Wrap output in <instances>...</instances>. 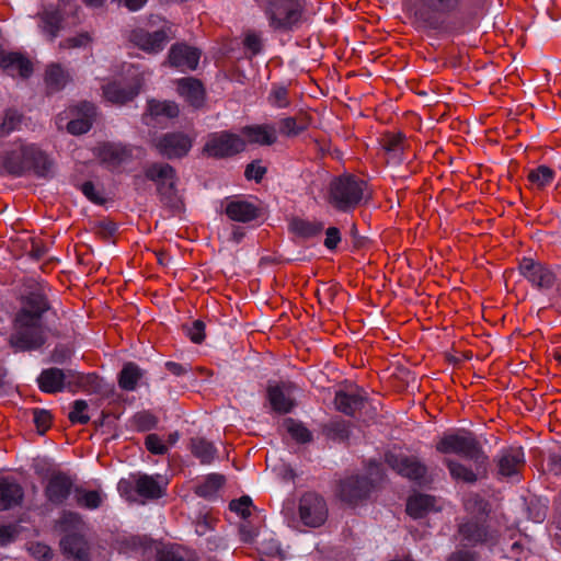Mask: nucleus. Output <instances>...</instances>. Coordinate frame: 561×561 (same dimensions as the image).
Returning a JSON list of instances; mask_svg holds the SVG:
<instances>
[{"label": "nucleus", "mask_w": 561, "mask_h": 561, "mask_svg": "<svg viewBox=\"0 0 561 561\" xmlns=\"http://www.w3.org/2000/svg\"><path fill=\"white\" fill-rule=\"evenodd\" d=\"M33 422L37 430V433L44 435L53 424V415L48 410L45 409H33Z\"/></svg>", "instance_id": "nucleus-57"}, {"label": "nucleus", "mask_w": 561, "mask_h": 561, "mask_svg": "<svg viewBox=\"0 0 561 561\" xmlns=\"http://www.w3.org/2000/svg\"><path fill=\"white\" fill-rule=\"evenodd\" d=\"M312 117L309 113L300 111L294 117H285L279 121V131L287 137H295L309 128Z\"/></svg>", "instance_id": "nucleus-38"}, {"label": "nucleus", "mask_w": 561, "mask_h": 561, "mask_svg": "<svg viewBox=\"0 0 561 561\" xmlns=\"http://www.w3.org/2000/svg\"><path fill=\"white\" fill-rule=\"evenodd\" d=\"M271 105L278 108H286L290 105L289 90L285 85L274 84L268 94Z\"/></svg>", "instance_id": "nucleus-53"}, {"label": "nucleus", "mask_w": 561, "mask_h": 561, "mask_svg": "<svg viewBox=\"0 0 561 561\" xmlns=\"http://www.w3.org/2000/svg\"><path fill=\"white\" fill-rule=\"evenodd\" d=\"M247 142L240 135L224 130L208 136L203 153L215 159H226L243 152Z\"/></svg>", "instance_id": "nucleus-7"}, {"label": "nucleus", "mask_w": 561, "mask_h": 561, "mask_svg": "<svg viewBox=\"0 0 561 561\" xmlns=\"http://www.w3.org/2000/svg\"><path fill=\"white\" fill-rule=\"evenodd\" d=\"M20 535L19 526L15 524H0V547H7L14 542Z\"/></svg>", "instance_id": "nucleus-62"}, {"label": "nucleus", "mask_w": 561, "mask_h": 561, "mask_svg": "<svg viewBox=\"0 0 561 561\" xmlns=\"http://www.w3.org/2000/svg\"><path fill=\"white\" fill-rule=\"evenodd\" d=\"M98 157L108 168H118L131 157V151L123 145L104 142L98 148Z\"/></svg>", "instance_id": "nucleus-31"}, {"label": "nucleus", "mask_w": 561, "mask_h": 561, "mask_svg": "<svg viewBox=\"0 0 561 561\" xmlns=\"http://www.w3.org/2000/svg\"><path fill=\"white\" fill-rule=\"evenodd\" d=\"M463 510L471 516H478L481 518L488 517L491 513V504L479 493H469L462 502Z\"/></svg>", "instance_id": "nucleus-45"}, {"label": "nucleus", "mask_w": 561, "mask_h": 561, "mask_svg": "<svg viewBox=\"0 0 561 561\" xmlns=\"http://www.w3.org/2000/svg\"><path fill=\"white\" fill-rule=\"evenodd\" d=\"M554 176H556L554 170L551 169L550 167L542 164V165H539L536 169L531 170L527 175V180L534 187H536L538 190H542L547 185L552 183V181L554 180Z\"/></svg>", "instance_id": "nucleus-49"}, {"label": "nucleus", "mask_w": 561, "mask_h": 561, "mask_svg": "<svg viewBox=\"0 0 561 561\" xmlns=\"http://www.w3.org/2000/svg\"><path fill=\"white\" fill-rule=\"evenodd\" d=\"M156 194L162 207L172 216L180 215L185 210L184 198L180 195L178 182L160 185Z\"/></svg>", "instance_id": "nucleus-30"}, {"label": "nucleus", "mask_w": 561, "mask_h": 561, "mask_svg": "<svg viewBox=\"0 0 561 561\" xmlns=\"http://www.w3.org/2000/svg\"><path fill=\"white\" fill-rule=\"evenodd\" d=\"M288 230L300 239H312L323 232L324 222L317 219L309 220L301 217H293L289 220Z\"/></svg>", "instance_id": "nucleus-34"}, {"label": "nucleus", "mask_w": 561, "mask_h": 561, "mask_svg": "<svg viewBox=\"0 0 561 561\" xmlns=\"http://www.w3.org/2000/svg\"><path fill=\"white\" fill-rule=\"evenodd\" d=\"M457 536L460 545L469 548L496 542V536L490 530L488 520L478 516L463 518L457 525Z\"/></svg>", "instance_id": "nucleus-8"}, {"label": "nucleus", "mask_w": 561, "mask_h": 561, "mask_svg": "<svg viewBox=\"0 0 561 561\" xmlns=\"http://www.w3.org/2000/svg\"><path fill=\"white\" fill-rule=\"evenodd\" d=\"M105 495L101 490H87L77 486L75 490V501L77 506L84 510H98L102 506Z\"/></svg>", "instance_id": "nucleus-42"}, {"label": "nucleus", "mask_w": 561, "mask_h": 561, "mask_svg": "<svg viewBox=\"0 0 561 561\" xmlns=\"http://www.w3.org/2000/svg\"><path fill=\"white\" fill-rule=\"evenodd\" d=\"M145 446L147 450L153 455H165L168 453V445L154 433L146 436Z\"/></svg>", "instance_id": "nucleus-63"}, {"label": "nucleus", "mask_w": 561, "mask_h": 561, "mask_svg": "<svg viewBox=\"0 0 561 561\" xmlns=\"http://www.w3.org/2000/svg\"><path fill=\"white\" fill-rule=\"evenodd\" d=\"M305 8L304 0H268L264 12L272 28L288 32L301 22Z\"/></svg>", "instance_id": "nucleus-6"}, {"label": "nucleus", "mask_w": 561, "mask_h": 561, "mask_svg": "<svg viewBox=\"0 0 561 561\" xmlns=\"http://www.w3.org/2000/svg\"><path fill=\"white\" fill-rule=\"evenodd\" d=\"M45 343L46 334L43 323L14 316L8 344L15 353L39 350Z\"/></svg>", "instance_id": "nucleus-5"}, {"label": "nucleus", "mask_w": 561, "mask_h": 561, "mask_svg": "<svg viewBox=\"0 0 561 561\" xmlns=\"http://www.w3.org/2000/svg\"><path fill=\"white\" fill-rule=\"evenodd\" d=\"M298 513L305 526L320 527L328 518V505L320 494L309 491L301 495Z\"/></svg>", "instance_id": "nucleus-12"}, {"label": "nucleus", "mask_w": 561, "mask_h": 561, "mask_svg": "<svg viewBox=\"0 0 561 561\" xmlns=\"http://www.w3.org/2000/svg\"><path fill=\"white\" fill-rule=\"evenodd\" d=\"M71 113L76 116L67 124V130L71 135H83L92 128L96 116V107L93 103L80 102L71 108Z\"/></svg>", "instance_id": "nucleus-24"}, {"label": "nucleus", "mask_w": 561, "mask_h": 561, "mask_svg": "<svg viewBox=\"0 0 561 561\" xmlns=\"http://www.w3.org/2000/svg\"><path fill=\"white\" fill-rule=\"evenodd\" d=\"M70 81V73L60 64L51 62L46 67L44 82L47 94L61 91Z\"/></svg>", "instance_id": "nucleus-32"}, {"label": "nucleus", "mask_w": 561, "mask_h": 561, "mask_svg": "<svg viewBox=\"0 0 561 561\" xmlns=\"http://www.w3.org/2000/svg\"><path fill=\"white\" fill-rule=\"evenodd\" d=\"M53 161L35 145L14 142L12 148L0 154V175L22 176L33 172L36 176L47 178Z\"/></svg>", "instance_id": "nucleus-3"}, {"label": "nucleus", "mask_w": 561, "mask_h": 561, "mask_svg": "<svg viewBox=\"0 0 561 561\" xmlns=\"http://www.w3.org/2000/svg\"><path fill=\"white\" fill-rule=\"evenodd\" d=\"M202 51L187 45L186 43L173 44L168 53V64L170 67L178 68L182 71L196 70Z\"/></svg>", "instance_id": "nucleus-22"}, {"label": "nucleus", "mask_w": 561, "mask_h": 561, "mask_svg": "<svg viewBox=\"0 0 561 561\" xmlns=\"http://www.w3.org/2000/svg\"><path fill=\"white\" fill-rule=\"evenodd\" d=\"M244 55L248 59H252L263 50V41L255 32H249L243 38Z\"/></svg>", "instance_id": "nucleus-55"}, {"label": "nucleus", "mask_w": 561, "mask_h": 561, "mask_svg": "<svg viewBox=\"0 0 561 561\" xmlns=\"http://www.w3.org/2000/svg\"><path fill=\"white\" fill-rule=\"evenodd\" d=\"M385 462L398 474L415 482H421L427 474V467L415 456L385 454Z\"/></svg>", "instance_id": "nucleus-15"}, {"label": "nucleus", "mask_w": 561, "mask_h": 561, "mask_svg": "<svg viewBox=\"0 0 561 561\" xmlns=\"http://www.w3.org/2000/svg\"><path fill=\"white\" fill-rule=\"evenodd\" d=\"M350 422L344 420L332 421L323 428L325 436L333 442H346L350 438Z\"/></svg>", "instance_id": "nucleus-50"}, {"label": "nucleus", "mask_w": 561, "mask_h": 561, "mask_svg": "<svg viewBox=\"0 0 561 561\" xmlns=\"http://www.w3.org/2000/svg\"><path fill=\"white\" fill-rule=\"evenodd\" d=\"M170 33V27H162L154 32L137 27L130 31L128 41L147 54H158L163 50L165 44L172 38Z\"/></svg>", "instance_id": "nucleus-14"}, {"label": "nucleus", "mask_w": 561, "mask_h": 561, "mask_svg": "<svg viewBox=\"0 0 561 561\" xmlns=\"http://www.w3.org/2000/svg\"><path fill=\"white\" fill-rule=\"evenodd\" d=\"M251 506L252 500L249 495H242L241 497L232 500L229 503V510L239 514L243 519L251 515Z\"/></svg>", "instance_id": "nucleus-61"}, {"label": "nucleus", "mask_w": 561, "mask_h": 561, "mask_svg": "<svg viewBox=\"0 0 561 561\" xmlns=\"http://www.w3.org/2000/svg\"><path fill=\"white\" fill-rule=\"evenodd\" d=\"M226 478L220 473L208 474L202 483L195 486L194 493L203 499H213L225 485Z\"/></svg>", "instance_id": "nucleus-46"}, {"label": "nucleus", "mask_w": 561, "mask_h": 561, "mask_svg": "<svg viewBox=\"0 0 561 561\" xmlns=\"http://www.w3.org/2000/svg\"><path fill=\"white\" fill-rule=\"evenodd\" d=\"M291 381L268 382L266 387V399L271 409L278 414H287L295 408V400L290 397L295 390Z\"/></svg>", "instance_id": "nucleus-20"}, {"label": "nucleus", "mask_w": 561, "mask_h": 561, "mask_svg": "<svg viewBox=\"0 0 561 561\" xmlns=\"http://www.w3.org/2000/svg\"><path fill=\"white\" fill-rule=\"evenodd\" d=\"M145 181L152 182L156 191L160 185H167L170 182H178L179 176L176 169L168 162L151 161L142 165V174L133 176V185L139 191Z\"/></svg>", "instance_id": "nucleus-13"}, {"label": "nucleus", "mask_w": 561, "mask_h": 561, "mask_svg": "<svg viewBox=\"0 0 561 561\" xmlns=\"http://www.w3.org/2000/svg\"><path fill=\"white\" fill-rule=\"evenodd\" d=\"M24 490L13 477H0V512L20 506Z\"/></svg>", "instance_id": "nucleus-29"}, {"label": "nucleus", "mask_w": 561, "mask_h": 561, "mask_svg": "<svg viewBox=\"0 0 561 561\" xmlns=\"http://www.w3.org/2000/svg\"><path fill=\"white\" fill-rule=\"evenodd\" d=\"M194 144V137L184 131H168L151 141V147L167 160L185 158Z\"/></svg>", "instance_id": "nucleus-9"}, {"label": "nucleus", "mask_w": 561, "mask_h": 561, "mask_svg": "<svg viewBox=\"0 0 561 561\" xmlns=\"http://www.w3.org/2000/svg\"><path fill=\"white\" fill-rule=\"evenodd\" d=\"M88 403L84 400H76L72 403V410L68 414L71 424H88L90 416L85 413Z\"/></svg>", "instance_id": "nucleus-58"}, {"label": "nucleus", "mask_w": 561, "mask_h": 561, "mask_svg": "<svg viewBox=\"0 0 561 561\" xmlns=\"http://www.w3.org/2000/svg\"><path fill=\"white\" fill-rule=\"evenodd\" d=\"M147 111L153 117L175 118L180 114L179 105L173 101L150 100L147 104Z\"/></svg>", "instance_id": "nucleus-47"}, {"label": "nucleus", "mask_w": 561, "mask_h": 561, "mask_svg": "<svg viewBox=\"0 0 561 561\" xmlns=\"http://www.w3.org/2000/svg\"><path fill=\"white\" fill-rule=\"evenodd\" d=\"M144 373L139 366L133 362L125 363L118 374V386L122 390L134 391Z\"/></svg>", "instance_id": "nucleus-44"}, {"label": "nucleus", "mask_w": 561, "mask_h": 561, "mask_svg": "<svg viewBox=\"0 0 561 561\" xmlns=\"http://www.w3.org/2000/svg\"><path fill=\"white\" fill-rule=\"evenodd\" d=\"M133 424L138 432H148L158 425V417L149 411H141L133 416Z\"/></svg>", "instance_id": "nucleus-54"}, {"label": "nucleus", "mask_w": 561, "mask_h": 561, "mask_svg": "<svg viewBox=\"0 0 561 561\" xmlns=\"http://www.w3.org/2000/svg\"><path fill=\"white\" fill-rule=\"evenodd\" d=\"M76 488L75 478L70 473L62 470H54L46 477L44 496L47 503L55 507H60L68 503L71 494L75 495Z\"/></svg>", "instance_id": "nucleus-10"}, {"label": "nucleus", "mask_w": 561, "mask_h": 561, "mask_svg": "<svg viewBox=\"0 0 561 561\" xmlns=\"http://www.w3.org/2000/svg\"><path fill=\"white\" fill-rule=\"evenodd\" d=\"M435 496L419 493L411 495L407 501V513L414 519L423 518L435 506Z\"/></svg>", "instance_id": "nucleus-40"}, {"label": "nucleus", "mask_w": 561, "mask_h": 561, "mask_svg": "<svg viewBox=\"0 0 561 561\" xmlns=\"http://www.w3.org/2000/svg\"><path fill=\"white\" fill-rule=\"evenodd\" d=\"M135 491L147 500H158L165 494V488L159 483L157 478L140 473L135 479Z\"/></svg>", "instance_id": "nucleus-37"}, {"label": "nucleus", "mask_w": 561, "mask_h": 561, "mask_svg": "<svg viewBox=\"0 0 561 561\" xmlns=\"http://www.w3.org/2000/svg\"><path fill=\"white\" fill-rule=\"evenodd\" d=\"M205 328L204 321L199 319L194 320L191 324L185 323L182 325L183 332L195 344H201L205 340Z\"/></svg>", "instance_id": "nucleus-56"}, {"label": "nucleus", "mask_w": 561, "mask_h": 561, "mask_svg": "<svg viewBox=\"0 0 561 561\" xmlns=\"http://www.w3.org/2000/svg\"><path fill=\"white\" fill-rule=\"evenodd\" d=\"M480 554L469 547H463L453 551L446 559V561H479Z\"/></svg>", "instance_id": "nucleus-64"}, {"label": "nucleus", "mask_w": 561, "mask_h": 561, "mask_svg": "<svg viewBox=\"0 0 561 561\" xmlns=\"http://www.w3.org/2000/svg\"><path fill=\"white\" fill-rule=\"evenodd\" d=\"M241 133L250 144L271 146L277 140L276 129L272 125H249L244 126Z\"/></svg>", "instance_id": "nucleus-36"}, {"label": "nucleus", "mask_w": 561, "mask_h": 561, "mask_svg": "<svg viewBox=\"0 0 561 561\" xmlns=\"http://www.w3.org/2000/svg\"><path fill=\"white\" fill-rule=\"evenodd\" d=\"M69 377L72 380V385L77 387H91L96 388L99 386L100 378L96 374H81L69 369Z\"/></svg>", "instance_id": "nucleus-60"}, {"label": "nucleus", "mask_w": 561, "mask_h": 561, "mask_svg": "<svg viewBox=\"0 0 561 561\" xmlns=\"http://www.w3.org/2000/svg\"><path fill=\"white\" fill-rule=\"evenodd\" d=\"M412 25L423 32H444L461 13L463 0H404Z\"/></svg>", "instance_id": "nucleus-2"}, {"label": "nucleus", "mask_w": 561, "mask_h": 561, "mask_svg": "<svg viewBox=\"0 0 561 561\" xmlns=\"http://www.w3.org/2000/svg\"><path fill=\"white\" fill-rule=\"evenodd\" d=\"M37 26L48 42H54L64 30L65 12L60 5L45 7L36 13Z\"/></svg>", "instance_id": "nucleus-21"}, {"label": "nucleus", "mask_w": 561, "mask_h": 561, "mask_svg": "<svg viewBox=\"0 0 561 561\" xmlns=\"http://www.w3.org/2000/svg\"><path fill=\"white\" fill-rule=\"evenodd\" d=\"M283 426L291 438L299 444H308L312 440V433L300 421L287 417L284 420Z\"/></svg>", "instance_id": "nucleus-48"}, {"label": "nucleus", "mask_w": 561, "mask_h": 561, "mask_svg": "<svg viewBox=\"0 0 561 561\" xmlns=\"http://www.w3.org/2000/svg\"><path fill=\"white\" fill-rule=\"evenodd\" d=\"M379 144L386 151V153L391 154L392 157H398L399 154H402L409 147L408 139L402 131L383 133L379 140Z\"/></svg>", "instance_id": "nucleus-41"}, {"label": "nucleus", "mask_w": 561, "mask_h": 561, "mask_svg": "<svg viewBox=\"0 0 561 561\" xmlns=\"http://www.w3.org/2000/svg\"><path fill=\"white\" fill-rule=\"evenodd\" d=\"M190 449L193 456L199 459L203 465L211 463L217 454V448L214 444L204 437L191 438Z\"/></svg>", "instance_id": "nucleus-43"}, {"label": "nucleus", "mask_w": 561, "mask_h": 561, "mask_svg": "<svg viewBox=\"0 0 561 561\" xmlns=\"http://www.w3.org/2000/svg\"><path fill=\"white\" fill-rule=\"evenodd\" d=\"M144 81L145 79L141 73L135 75L126 85L114 80L102 85V93L104 99L112 104L125 105L140 93Z\"/></svg>", "instance_id": "nucleus-16"}, {"label": "nucleus", "mask_w": 561, "mask_h": 561, "mask_svg": "<svg viewBox=\"0 0 561 561\" xmlns=\"http://www.w3.org/2000/svg\"><path fill=\"white\" fill-rule=\"evenodd\" d=\"M518 268L520 274L540 290L551 289L556 284L557 276L554 272L541 262L524 257L519 262Z\"/></svg>", "instance_id": "nucleus-17"}, {"label": "nucleus", "mask_w": 561, "mask_h": 561, "mask_svg": "<svg viewBox=\"0 0 561 561\" xmlns=\"http://www.w3.org/2000/svg\"><path fill=\"white\" fill-rule=\"evenodd\" d=\"M366 190V181L353 173H343L330 181L325 201L337 213H352L363 204Z\"/></svg>", "instance_id": "nucleus-4"}, {"label": "nucleus", "mask_w": 561, "mask_h": 561, "mask_svg": "<svg viewBox=\"0 0 561 561\" xmlns=\"http://www.w3.org/2000/svg\"><path fill=\"white\" fill-rule=\"evenodd\" d=\"M93 38L89 32H80L75 36L66 37L58 43L59 50L84 48L90 46Z\"/></svg>", "instance_id": "nucleus-52"}, {"label": "nucleus", "mask_w": 561, "mask_h": 561, "mask_svg": "<svg viewBox=\"0 0 561 561\" xmlns=\"http://www.w3.org/2000/svg\"><path fill=\"white\" fill-rule=\"evenodd\" d=\"M84 525V520L78 512L68 510H64L55 520V528L62 534L61 537L83 534Z\"/></svg>", "instance_id": "nucleus-35"}, {"label": "nucleus", "mask_w": 561, "mask_h": 561, "mask_svg": "<svg viewBox=\"0 0 561 561\" xmlns=\"http://www.w3.org/2000/svg\"><path fill=\"white\" fill-rule=\"evenodd\" d=\"M23 115L15 108H7L0 123V138L8 137L21 128Z\"/></svg>", "instance_id": "nucleus-51"}, {"label": "nucleus", "mask_w": 561, "mask_h": 561, "mask_svg": "<svg viewBox=\"0 0 561 561\" xmlns=\"http://www.w3.org/2000/svg\"><path fill=\"white\" fill-rule=\"evenodd\" d=\"M154 561H198L196 554L176 543L163 545L157 549Z\"/></svg>", "instance_id": "nucleus-39"}, {"label": "nucleus", "mask_w": 561, "mask_h": 561, "mask_svg": "<svg viewBox=\"0 0 561 561\" xmlns=\"http://www.w3.org/2000/svg\"><path fill=\"white\" fill-rule=\"evenodd\" d=\"M261 160L256 159L247 164L244 170V178L248 181H255L256 183H261L267 173V168L261 164Z\"/></svg>", "instance_id": "nucleus-59"}, {"label": "nucleus", "mask_w": 561, "mask_h": 561, "mask_svg": "<svg viewBox=\"0 0 561 561\" xmlns=\"http://www.w3.org/2000/svg\"><path fill=\"white\" fill-rule=\"evenodd\" d=\"M0 68L9 76L18 75L22 79H28L34 72L32 60L19 51H5L1 58Z\"/></svg>", "instance_id": "nucleus-28"}, {"label": "nucleus", "mask_w": 561, "mask_h": 561, "mask_svg": "<svg viewBox=\"0 0 561 561\" xmlns=\"http://www.w3.org/2000/svg\"><path fill=\"white\" fill-rule=\"evenodd\" d=\"M435 448L439 454H456L473 462V467H470L458 460L445 458L443 463L454 481L476 484L479 480L488 478L489 456L483 450L477 435L471 431L461 428L444 433Z\"/></svg>", "instance_id": "nucleus-1"}, {"label": "nucleus", "mask_w": 561, "mask_h": 561, "mask_svg": "<svg viewBox=\"0 0 561 561\" xmlns=\"http://www.w3.org/2000/svg\"><path fill=\"white\" fill-rule=\"evenodd\" d=\"M59 547L68 561H91V543L84 534L61 537Z\"/></svg>", "instance_id": "nucleus-23"}, {"label": "nucleus", "mask_w": 561, "mask_h": 561, "mask_svg": "<svg viewBox=\"0 0 561 561\" xmlns=\"http://www.w3.org/2000/svg\"><path fill=\"white\" fill-rule=\"evenodd\" d=\"M225 214L233 221L250 222L261 215V209L248 201H231L227 204Z\"/></svg>", "instance_id": "nucleus-33"}, {"label": "nucleus", "mask_w": 561, "mask_h": 561, "mask_svg": "<svg viewBox=\"0 0 561 561\" xmlns=\"http://www.w3.org/2000/svg\"><path fill=\"white\" fill-rule=\"evenodd\" d=\"M176 90L193 108L198 110L204 106L206 90L199 79L193 77L179 79L176 82Z\"/></svg>", "instance_id": "nucleus-27"}, {"label": "nucleus", "mask_w": 561, "mask_h": 561, "mask_svg": "<svg viewBox=\"0 0 561 561\" xmlns=\"http://www.w3.org/2000/svg\"><path fill=\"white\" fill-rule=\"evenodd\" d=\"M496 465V474L500 479L514 478L522 474L526 467L525 453L522 447L511 446L504 448L494 458Z\"/></svg>", "instance_id": "nucleus-18"}, {"label": "nucleus", "mask_w": 561, "mask_h": 561, "mask_svg": "<svg viewBox=\"0 0 561 561\" xmlns=\"http://www.w3.org/2000/svg\"><path fill=\"white\" fill-rule=\"evenodd\" d=\"M367 402L366 392L363 389L337 390L334 396L335 409L346 416L354 417Z\"/></svg>", "instance_id": "nucleus-25"}, {"label": "nucleus", "mask_w": 561, "mask_h": 561, "mask_svg": "<svg viewBox=\"0 0 561 561\" xmlns=\"http://www.w3.org/2000/svg\"><path fill=\"white\" fill-rule=\"evenodd\" d=\"M375 486V480L367 476H350L340 480L336 495L342 502L356 506L369 497Z\"/></svg>", "instance_id": "nucleus-11"}, {"label": "nucleus", "mask_w": 561, "mask_h": 561, "mask_svg": "<svg viewBox=\"0 0 561 561\" xmlns=\"http://www.w3.org/2000/svg\"><path fill=\"white\" fill-rule=\"evenodd\" d=\"M21 308L15 314L43 323V316L51 309L47 295L42 288H36L21 297Z\"/></svg>", "instance_id": "nucleus-19"}, {"label": "nucleus", "mask_w": 561, "mask_h": 561, "mask_svg": "<svg viewBox=\"0 0 561 561\" xmlns=\"http://www.w3.org/2000/svg\"><path fill=\"white\" fill-rule=\"evenodd\" d=\"M71 388L72 380L69 377V370L64 371L57 367L45 368L37 378V385L41 391L45 393L61 392L66 387Z\"/></svg>", "instance_id": "nucleus-26"}]
</instances>
